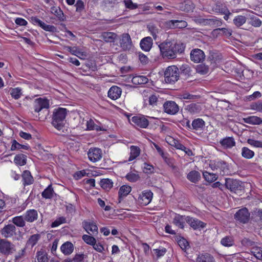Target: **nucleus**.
<instances>
[{
  "label": "nucleus",
  "mask_w": 262,
  "mask_h": 262,
  "mask_svg": "<svg viewBox=\"0 0 262 262\" xmlns=\"http://www.w3.org/2000/svg\"><path fill=\"white\" fill-rule=\"evenodd\" d=\"M245 123L252 125H259L262 123V119L255 116H251L247 118H243Z\"/></svg>",
  "instance_id": "obj_28"
},
{
  "label": "nucleus",
  "mask_w": 262,
  "mask_h": 262,
  "mask_svg": "<svg viewBox=\"0 0 262 262\" xmlns=\"http://www.w3.org/2000/svg\"><path fill=\"white\" fill-rule=\"evenodd\" d=\"M54 190L51 185H49L42 192L41 195L45 199H51L53 196Z\"/></svg>",
  "instance_id": "obj_44"
},
{
  "label": "nucleus",
  "mask_w": 262,
  "mask_h": 262,
  "mask_svg": "<svg viewBox=\"0 0 262 262\" xmlns=\"http://www.w3.org/2000/svg\"><path fill=\"white\" fill-rule=\"evenodd\" d=\"M124 3L127 8L131 10L138 8V5L136 3H133L132 0H124Z\"/></svg>",
  "instance_id": "obj_62"
},
{
  "label": "nucleus",
  "mask_w": 262,
  "mask_h": 262,
  "mask_svg": "<svg viewBox=\"0 0 262 262\" xmlns=\"http://www.w3.org/2000/svg\"><path fill=\"white\" fill-rule=\"evenodd\" d=\"M191 124L194 129L199 130L204 127L205 123L202 119L197 118L192 121Z\"/></svg>",
  "instance_id": "obj_41"
},
{
  "label": "nucleus",
  "mask_w": 262,
  "mask_h": 262,
  "mask_svg": "<svg viewBox=\"0 0 262 262\" xmlns=\"http://www.w3.org/2000/svg\"><path fill=\"white\" fill-rule=\"evenodd\" d=\"M148 30L154 39L156 40L159 33V29L154 26H150L148 27Z\"/></svg>",
  "instance_id": "obj_63"
},
{
  "label": "nucleus",
  "mask_w": 262,
  "mask_h": 262,
  "mask_svg": "<svg viewBox=\"0 0 262 262\" xmlns=\"http://www.w3.org/2000/svg\"><path fill=\"white\" fill-rule=\"evenodd\" d=\"M16 251L15 246L6 238L0 239V252L4 255H9Z\"/></svg>",
  "instance_id": "obj_4"
},
{
  "label": "nucleus",
  "mask_w": 262,
  "mask_h": 262,
  "mask_svg": "<svg viewBox=\"0 0 262 262\" xmlns=\"http://www.w3.org/2000/svg\"><path fill=\"white\" fill-rule=\"evenodd\" d=\"M221 164L220 160H212L210 161L209 164V167L212 170H220V164Z\"/></svg>",
  "instance_id": "obj_60"
},
{
  "label": "nucleus",
  "mask_w": 262,
  "mask_h": 262,
  "mask_svg": "<svg viewBox=\"0 0 262 262\" xmlns=\"http://www.w3.org/2000/svg\"><path fill=\"white\" fill-rule=\"evenodd\" d=\"M247 142L248 144H249L250 145H251L254 147L262 148V142H261L260 141L249 139L247 140Z\"/></svg>",
  "instance_id": "obj_64"
},
{
  "label": "nucleus",
  "mask_w": 262,
  "mask_h": 262,
  "mask_svg": "<svg viewBox=\"0 0 262 262\" xmlns=\"http://www.w3.org/2000/svg\"><path fill=\"white\" fill-rule=\"evenodd\" d=\"M66 222V219L63 216L58 217L54 222L52 223V227H56L60 225L65 223Z\"/></svg>",
  "instance_id": "obj_61"
},
{
  "label": "nucleus",
  "mask_w": 262,
  "mask_h": 262,
  "mask_svg": "<svg viewBox=\"0 0 262 262\" xmlns=\"http://www.w3.org/2000/svg\"><path fill=\"white\" fill-rule=\"evenodd\" d=\"M221 243L224 246L231 247L234 245V242L232 237L226 236L221 239Z\"/></svg>",
  "instance_id": "obj_52"
},
{
  "label": "nucleus",
  "mask_w": 262,
  "mask_h": 262,
  "mask_svg": "<svg viewBox=\"0 0 262 262\" xmlns=\"http://www.w3.org/2000/svg\"><path fill=\"white\" fill-rule=\"evenodd\" d=\"M246 17L245 16L239 15L234 17L233 21L236 27H239L246 23Z\"/></svg>",
  "instance_id": "obj_47"
},
{
  "label": "nucleus",
  "mask_w": 262,
  "mask_h": 262,
  "mask_svg": "<svg viewBox=\"0 0 262 262\" xmlns=\"http://www.w3.org/2000/svg\"><path fill=\"white\" fill-rule=\"evenodd\" d=\"M76 12L78 13L82 12L85 9L84 2L81 0H78L75 4Z\"/></svg>",
  "instance_id": "obj_58"
},
{
  "label": "nucleus",
  "mask_w": 262,
  "mask_h": 262,
  "mask_svg": "<svg viewBox=\"0 0 262 262\" xmlns=\"http://www.w3.org/2000/svg\"><path fill=\"white\" fill-rule=\"evenodd\" d=\"M49 107V102L47 99L39 98L36 99L34 102V112L37 113H42V112H47ZM40 114H38L39 116Z\"/></svg>",
  "instance_id": "obj_5"
},
{
  "label": "nucleus",
  "mask_w": 262,
  "mask_h": 262,
  "mask_svg": "<svg viewBox=\"0 0 262 262\" xmlns=\"http://www.w3.org/2000/svg\"><path fill=\"white\" fill-rule=\"evenodd\" d=\"M88 156L90 161L93 163L100 161L102 158V151L101 149L91 147L88 152Z\"/></svg>",
  "instance_id": "obj_7"
},
{
  "label": "nucleus",
  "mask_w": 262,
  "mask_h": 262,
  "mask_svg": "<svg viewBox=\"0 0 262 262\" xmlns=\"http://www.w3.org/2000/svg\"><path fill=\"white\" fill-rule=\"evenodd\" d=\"M23 184L29 185L33 184L34 179L29 170H25L22 174Z\"/></svg>",
  "instance_id": "obj_29"
},
{
  "label": "nucleus",
  "mask_w": 262,
  "mask_h": 262,
  "mask_svg": "<svg viewBox=\"0 0 262 262\" xmlns=\"http://www.w3.org/2000/svg\"><path fill=\"white\" fill-rule=\"evenodd\" d=\"M125 178L130 182H136L139 180L140 176L136 173L130 172L126 175Z\"/></svg>",
  "instance_id": "obj_54"
},
{
  "label": "nucleus",
  "mask_w": 262,
  "mask_h": 262,
  "mask_svg": "<svg viewBox=\"0 0 262 262\" xmlns=\"http://www.w3.org/2000/svg\"><path fill=\"white\" fill-rule=\"evenodd\" d=\"M187 217H185L179 214H176L173 220V223L177 227L183 229L184 227V224L186 222Z\"/></svg>",
  "instance_id": "obj_30"
},
{
  "label": "nucleus",
  "mask_w": 262,
  "mask_h": 262,
  "mask_svg": "<svg viewBox=\"0 0 262 262\" xmlns=\"http://www.w3.org/2000/svg\"><path fill=\"white\" fill-rule=\"evenodd\" d=\"M161 55L168 59L175 58L178 54L182 53L184 50L182 44L166 40L159 45Z\"/></svg>",
  "instance_id": "obj_1"
},
{
  "label": "nucleus",
  "mask_w": 262,
  "mask_h": 262,
  "mask_svg": "<svg viewBox=\"0 0 262 262\" xmlns=\"http://www.w3.org/2000/svg\"><path fill=\"white\" fill-rule=\"evenodd\" d=\"M227 188L231 191L236 192L237 190H241L243 188L241 182L236 180L228 179L226 180L225 183Z\"/></svg>",
  "instance_id": "obj_16"
},
{
  "label": "nucleus",
  "mask_w": 262,
  "mask_h": 262,
  "mask_svg": "<svg viewBox=\"0 0 262 262\" xmlns=\"http://www.w3.org/2000/svg\"><path fill=\"white\" fill-rule=\"evenodd\" d=\"M187 26V23L184 20H169L165 23V26L168 28H183Z\"/></svg>",
  "instance_id": "obj_18"
},
{
  "label": "nucleus",
  "mask_w": 262,
  "mask_h": 262,
  "mask_svg": "<svg viewBox=\"0 0 262 262\" xmlns=\"http://www.w3.org/2000/svg\"><path fill=\"white\" fill-rule=\"evenodd\" d=\"M141 48L145 51H149L152 46V39L150 37L143 38L140 43Z\"/></svg>",
  "instance_id": "obj_24"
},
{
  "label": "nucleus",
  "mask_w": 262,
  "mask_h": 262,
  "mask_svg": "<svg viewBox=\"0 0 262 262\" xmlns=\"http://www.w3.org/2000/svg\"><path fill=\"white\" fill-rule=\"evenodd\" d=\"M26 221L30 223L33 222L38 218L37 211L35 209H30L27 210L24 214Z\"/></svg>",
  "instance_id": "obj_22"
},
{
  "label": "nucleus",
  "mask_w": 262,
  "mask_h": 262,
  "mask_svg": "<svg viewBox=\"0 0 262 262\" xmlns=\"http://www.w3.org/2000/svg\"><path fill=\"white\" fill-rule=\"evenodd\" d=\"M30 21L36 26H38L46 31L54 32L56 31V28L53 25H47L43 21L38 18L36 16H32L30 17Z\"/></svg>",
  "instance_id": "obj_9"
},
{
  "label": "nucleus",
  "mask_w": 262,
  "mask_h": 262,
  "mask_svg": "<svg viewBox=\"0 0 262 262\" xmlns=\"http://www.w3.org/2000/svg\"><path fill=\"white\" fill-rule=\"evenodd\" d=\"M101 37L107 42H114L117 38V35L114 32H105L101 34Z\"/></svg>",
  "instance_id": "obj_31"
},
{
  "label": "nucleus",
  "mask_w": 262,
  "mask_h": 262,
  "mask_svg": "<svg viewBox=\"0 0 262 262\" xmlns=\"http://www.w3.org/2000/svg\"><path fill=\"white\" fill-rule=\"evenodd\" d=\"M82 239L87 244L93 246L96 242V239L90 235L84 234L82 236Z\"/></svg>",
  "instance_id": "obj_57"
},
{
  "label": "nucleus",
  "mask_w": 262,
  "mask_h": 262,
  "mask_svg": "<svg viewBox=\"0 0 262 262\" xmlns=\"http://www.w3.org/2000/svg\"><path fill=\"white\" fill-rule=\"evenodd\" d=\"M220 32H222L223 35L227 37L230 36L232 33V30L224 28L216 29L213 31V33H220Z\"/></svg>",
  "instance_id": "obj_55"
},
{
  "label": "nucleus",
  "mask_w": 262,
  "mask_h": 262,
  "mask_svg": "<svg viewBox=\"0 0 262 262\" xmlns=\"http://www.w3.org/2000/svg\"><path fill=\"white\" fill-rule=\"evenodd\" d=\"M142 168L143 172L147 174L153 173L155 170V168L152 165L147 163H144L143 164Z\"/></svg>",
  "instance_id": "obj_59"
},
{
  "label": "nucleus",
  "mask_w": 262,
  "mask_h": 262,
  "mask_svg": "<svg viewBox=\"0 0 262 262\" xmlns=\"http://www.w3.org/2000/svg\"><path fill=\"white\" fill-rule=\"evenodd\" d=\"M163 106L164 112L169 115H175L179 110L178 105L173 101H167Z\"/></svg>",
  "instance_id": "obj_13"
},
{
  "label": "nucleus",
  "mask_w": 262,
  "mask_h": 262,
  "mask_svg": "<svg viewBox=\"0 0 262 262\" xmlns=\"http://www.w3.org/2000/svg\"><path fill=\"white\" fill-rule=\"evenodd\" d=\"M190 59L195 63H199L203 61L205 58L204 52L200 49H194L190 53Z\"/></svg>",
  "instance_id": "obj_12"
},
{
  "label": "nucleus",
  "mask_w": 262,
  "mask_h": 262,
  "mask_svg": "<svg viewBox=\"0 0 262 262\" xmlns=\"http://www.w3.org/2000/svg\"><path fill=\"white\" fill-rule=\"evenodd\" d=\"M204 178L208 182H212L215 181L217 178V175L215 173L209 172L205 171L203 172Z\"/></svg>",
  "instance_id": "obj_46"
},
{
  "label": "nucleus",
  "mask_w": 262,
  "mask_h": 262,
  "mask_svg": "<svg viewBox=\"0 0 262 262\" xmlns=\"http://www.w3.org/2000/svg\"><path fill=\"white\" fill-rule=\"evenodd\" d=\"M187 178L192 183H196L200 179L201 175L198 171L192 170L188 173Z\"/></svg>",
  "instance_id": "obj_36"
},
{
  "label": "nucleus",
  "mask_w": 262,
  "mask_h": 262,
  "mask_svg": "<svg viewBox=\"0 0 262 262\" xmlns=\"http://www.w3.org/2000/svg\"><path fill=\"white\" fill-rule=\"evenodd\" d=\"M60 250L64 255H68L73 252L74 246L72 243L67 242L61 245Z\"/></svg>",
  "instance_id": "obj_27"
},
{
  "label": "nucleus",
  "mask_w": 262,
  "mask_h": 262,
  "mask_svg": "<svg viewBox=\"0 0 262 262\" xmlns=\"http://www.w3.org/2000/svg\"><path fill=\"white\" fill-rule=\"evenodd\" d=\"M164 75L166 83H174L179 79V69L175 66H169L165 69Z\"/></svg>",
  "instance_id": "obj_3"
},
{
  "label": "nucleus",
  "mask_w": 262,
  "mask_h": 262,
  "mask_svg": "<svg viewBox=\"0 0 262 262\" xmlns=\"http://www.w3.org/2000/svg\"><path fill=\"white\" fill-rule=\"evenodd\" d=\"M250 108L262 113V101L252 103L250 105Z\"/></svg>",
  "instance_id": "obj_53"
},
{
  "label": "nucleus",
  "mask_w": 262,
  "mask_h": 262,
  "mask_svg": "<svg viewBox=\"0 0 262 262\" xmlns=\"http://www.w3.org/2000/svg\"><path fill=\"white\" fill-rule=\"evenodd\" d=\"M132 187L127 185H124L120 187L118 195V202L120 203L131 191Z\"/></svg>",
  "instance_id": "obj_21"
},
{
  "label": "nucleus",
  "mask_w": 262,
  "mask_h": 262,
  "mask_svg": "<svg viewBox=\"0 0 262 262\" xmlns=\"http://www.w3.org/2000/svg\"><path fill=\"white\" fill-rule=\"evenodd\" d=\"M196 71L201 75H205L209 73V68L204 64H198L196 67Z\"/></svg>",
  "instance_id": "obj_45"
},
{
  "label": "nucleus",
  "mask_w": 262,
  "mask_h": 262,
  "mask_svg": "<svg viewBox=\"0 0 262 262\" xmlns=\"http://www.w3.org/2000/svg\"><path fill=\"white\" fill-rule=\"evenodd\" d=\"M148 78L144 76L136 75L132 79V82L135 85L143 84L147 83Z\"/></svg>",
  "instance_id": "obj_34"
},
{
  "label": "nucleus",
  "mask_w": 262,
  "mask_h": 262,
  "mask_svg": "<svg viewBox=\"0 0 262 262\" xmlns=\"http://www.w3.org/2000/svg\"><path fill=\"white\" fill-rule=\"evenodd\" d=\"M36 257L38 262H48V255L44 251H38Z\"/></svg>",
  "instance_id": "obj_51"
},
{
  "label": "nucleus",
  "mask_w": 262,
  "mask_h": 262,
  "mask_svg": "<svg viewBox=\"0 0 262 262\" xmlns=\"http://www.w3.org/2000/svg\"><path fill=\"white\" fill-rule=\"evenodd\" d=\"M40 238V235L39 234H35L31 235L27 242L28 246H31L32 247L34 246Z\"/></svg>",
  "instance_id": "obj_49"
},
{
  "label": "nucleus",
  "mask_w": 262,
  "mask_h": 262,
  "mask_svg": "<svg viewBox=\"0 0 262 262\" xmlns=\"http://www.w3.org/2000/svg\"><path fill=\"white\" fill-rule=\"evenodd\" d=\"M132 121L135 125L143 128H146L149 124V121L146 117L141 115L133 117L132 118Z\"/></svg>",
  "instance_id": "obj_15"
},
{
  "label": "nucleus",
  "mask_w": 262,
  "mask_h": 262,
  "mask_svg": "<svg viewBox=\"0 0 262 262\" xmlns=\"http://www.w3.org/2000/svg\"><path fill=\"white\" fill-rule=\"evenodd\" d=\"M152 196L153 193L150 190H144L138 197V202L142 205L146 206L151 202Z\"/></svg>",
  "instance_id": "obj_11"
},
{
  "label": "nucleus",
  "mask_w": 262,
  "mask_h": 262,
  "mask_svg": "<svg viewBox=\"0 0 262 262\" xmlns=\"http://www.w3.org/2000/svg\"><path fill=\"white\" fill-rule=\"evenodd\" d=\"M14 162L16 165L23 166L26 164V156L23 154L16 155Z\"/></svg>",
  "instance_id": "obj_43"
},
{
  "label": "nucleus",
  "mask_w": 262,
  "mask_h": 262,
  "mask_svg": "<svg viewBox=\"0 0 262 262\" xmlns=\"http://www.w3.org/2000/svg\"><path fill=\"white\" fill-rule=\"evenodd\" d=\"M68 50L73 55L77 56L80 59H84L85 57V54L76 47H68Z\"/></svg>",
  "instance_id": "obj_33"
},
{
  "label": "nucleus",
  "mask_w": 262,
  "mask_h": 262,
  "mask_svg": "<svg viewBox=\"0 0 262 262\" xmlns=\"http://www.w3.org/2000/svg\"><path fill=\"white\" fill-rule=\"evenodd\" d=\"M202 109V105L199 103H192L185 106V110L191 114H199Z\"/></svg>",
  "instance_id": "obj_20"
},
{
  "label": "nucleus",
  "mask_w": 262,
  "mask_h": 262,
  "mask_svg": "<svg viewBox=\"0 0 262 262\" xmlns=\"http://www.w3.org/2000/svg\"><path fill=\"white\" fill-rule=\"evenodd\" d=\"M67 115L66 108L58 107L55 108L53 112L52 124L57 130H62L66 123V117Z\"/></svg>",
  "instance_id": "obj_2"
},
{
  "label": "nucleus",
  "mask_w": 262,
  "mask_h": 262,
  "mask_svg": "<svg viewBox=\"0 0 262 262\" xmlns=\"http://www.w3.org/2000/svg\"><path fill=\"white\" fill-rule=\"evenodd\" d=\"M234 219L242 224L248 223L250 219V213L247 208L245 207L238 210L234 214Z\"/></svg>",
  "instance_id": "obj_6"
},
{
  "label": "nucleus",
  "mask_w": 262,
  "mask_h": 262,
  "mask_svg": "<svg viewBox=\"0 0 262 262\" xmlns=\"http://www.w3.org/2000/svg\"><path fill=\"white\" fill-rule=\"evenodd\" d=\"M120 44L122 48L124 50H128L132 46L131 38L128 34H123L120 41Z\"/></svg>",
  "instance_id": "obj_26"
},
{
  "label": "nucleus",
  "mask_w": 262,
  "mask_h": 262,
  "mask_svg": "<svg viewBox=\"0 0 262 262\" xmlns=\"http://www.w3.org/2000/svg\"><path fill=\"white\" fill-rule=\"evenodd\" d=\"M222 146L230 148L233 147L235 144V142L233 137H226L222 139L220 142Z\"/></svg>",
  "instance_id": "obj_32"
},
{
  "label": "nucleus",
  "mask_w": 262,
  "mask_h": 262,
  "mask_svg": "<svg viewBox=\"0 0 262 262\" xmlns=\"http://www.w3.org/2000/svg\"><path fill=\"white\" fill-rule=\"evenodd\" d=\"M241 155L243 157L247 159H250L253 158L255 155L254 152L246 147L242 148Z\"/></svg>",
  "instance_id": "obj_38"
},
{
  "label": "nucleus",
  "mask_w": 262,
  "mask_h": 262,
  "mask_svg": "<svg viewBox=\"0 0 262 262\" xmlns=\"http://www.w3.org/2000/svg\"><path fill=\"white\" fill-rule=\"evenodd\" d=\"M121 89L117 86H112L108 91V97L112 100L118 99L121 95Z\"/></svg>",
  "instance_id": "obj_19"
},
{
  "label": "nucleus",
  "mask_w": 262,
  "mask_h": 262,
  "mask_svg": "<svg viewBox=\"0 0 262 262\" xmlns=\"http://www.w3.org/2000/svg\"><path fill=\"white\" fill-rule=\"evenodd\" d=\"M254 256L258 259L262 260V248L260 247H253L251 250Z\"/></svg>",
  "instance_id": "obj_50"
},
{
  "label": "nucleus",
  "mask_w": 262,
  "mask_h": 262,
  "mask_svg": "<svg viewBox=\"0 0 262 262\" xmlns=\"http://www.w3.org/2000/svg\"><path fill=\"white\" fill-rule=\"evenodd\" d=\"M179 8L181 10L187 12L192 11L194 8V5L190 0H186L179 4Z\"/></svg>",
  "instance_id": "obj_25"
},
{
  "label": "nucleus",
  "mask_w": 262,
  "mask_h": 262,
  "mask_svg": "<svg viewBox=\"0 0 262 262\" xmlns=\"http://www.w3.org/2000/svg\"><path fill=\"white\" fill-rule=\"evenodd\" d=\"M16 228L13 224L5 225L1 230V235L6 238H11L16 235Z\"/></svg>",
  "instance_id": "obj_10"
},
{
  "label": "nucleus",
  "mask_w": 262,
  "mask_h": 262,
  "mask_svg": "<svg viewBox=\"0 0 262 262\" xmlns=\"http://www.w3.org/2000/svg\"><path fill=\"white\" fill-rule=\"evenodd\" d=\"M187 223L194 229H201L205 228L206 224L196 218L187 216Z\"/></svg>",
  "instance_id": "obj_17"
},
{
  "label": "nucleus",
  "mask_w": 262,
  "mask_h": 262,
  "mask_svg": "<svg viewBox=\"0 0 262 262\" xmlns=\"http://www.w3.org/2000/svg\"><path fill=\"white\" fill-rule=\"evenodd\" d=\"M130 156L128 159L129 161H131L137 158L140 154V149L137 146L132 145L130 147Z\"/></svg>",
  "instance_id": "obj_37"
},
{
  "label": "nucleus",
  "mask_w": 262,
  "mask_h": 262,
  "mask_svg": "<svg viewBox=\"0 0 262 262\" xmlns=\"http://www.w3.org/2000/svg\"><path fill=\"white\" fill-rule=\"evenodd\" d=\"M249 24L255 27H259L261 25V21L254 15L250 16Z\"/></svg>",
  "instance_id": "obj_56"
},
{
  "label": "nucleus",
  "mask_w": 262,
  "mask_h": 262,
  "mask_svg": "<svg viewBox=\"0 0 262 262\" xmlns=\"http://www.w3.org/2000/svg\"><path fill=\"white\" fill-rule=\"evenodd\" d=\"M12 221L14 225L19 227H24L26 225L25 217L21 215L13 217Z\"/></svg>",
  "instance_id": "obj_39"
},
{
  "label": "nucleus",
  "mask_w": 262,
  "mask_h": 262,
  "mask_svg": "<svg viewBox=\"0 0 262 262\" xmlns=\"http://www.w3.org/2000/svg\"><path fill=\"white\" fill-rule=\"evenodd\" d=\"M30 21L36 26H38L46 31L54 32L56 31V28L53 25H47L43 21L38 18L36 16H32L30 17Z\"/></svg>",
  "instance_id": "obj_8"
},
{
  "label": "nucleus",
  "mask_w": 262,
  "mask_h": 262,
  "mask_svg": "<svg viewBox=\"0 0 262 262\" xmlns=\"http://www.w3.org/2000/svg\"><path fill=\"white\" fill-rule=\"evenodd\" d=\"M196 262H215L213 257L209 254L205 253L198 255Z\"/></svg>",
  "instance_id": "obj_35"
},
{
  "label": "nucleus",
  "mask_w": 262,
  "mask_h": 262,
  "mask_svg": "<svg viewBox=\"0 0 262 262\" xmlns=\"http://www.w3.org/2000/svg\"><path fill=\"white\" fill-rule=\"evenodd\" d=\"M82 226L85 230L90 234L98 233V227L96 223L91 220H85L82 222Z\"/></svg>",
  "instance_id": "obj_14"
},
{
  "label": "nucleus",
  "mask_w": 262,
  "mask_h": 262,
  "mask_svg": "<svg viewBox=\"0 0 262 262\" xmlns=\"http://www.w3.org/2000/svg\"><path fill=\"white\" fill-rule=\"evenodd\" d=\"M160 98H159V96L156 95H152L149 97V104L152 107H155L156 106H158L162 104L160 100H159Z\"/></svg>",
  "instance_id": "obj_48"
},
{
  "label": "nucleus",
  "mask_w": 262,
  "mask_h": 262,
  "mask_svg": "<svg viewBox=\"0 0 262 262\" xmlns=\"http://www.w3.org/2000/svg\"><path fill=\"white\" fill-rule=\"evenodd\" d=\"M100 185L104 190H109L112 188L113 183L111 179H103L100 181Z\"/></svg>",
  "instance_id": "obj_40"
},
{
  "label": "nucleus",
  "mask_w": 262,
  "mask_h": 262,
  "mask_svg": "<svg viewBox=\"0 0 262 262\" xmlns=\"http://www.w3.org/2000/svg\"><path fill=\"white\" fill-rule=\"evenodd\" d=\"M10 94L12 98L18 99L23 95L22 90L19 87L11 88L10 90Z\"/></svg>",
  "instance_id": "obj_42"
},
{
  "label": "nucleus",
  "mask_w": 262,
  "mask_h": 262,
  "mask_svg": "<svg viewBox=\"0 0 262 262\" xmlns=\"http://www.w3.org/2000/svg\"><path fill=\"white\" fill-rule=\"evenodd\" d=\"M51 13L54 15L57 19L61 21L66 20V17L59 7L52 6L50 10Z\"/></svg>",
  "instance_id": "obj_23"
}]
</instances>
